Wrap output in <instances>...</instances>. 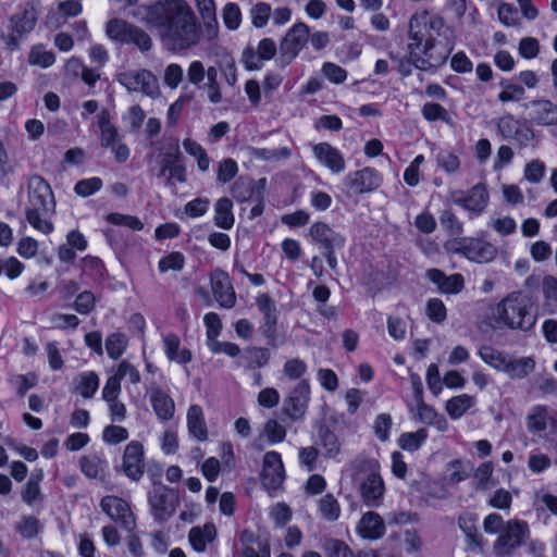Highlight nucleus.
<instances>
[{"mask_svg":"<svg viewBox=\"0 0 557 557\" xmlns=\"http://www.w3.org/2000/svg\"><path fill=\"white\" fill-rule=\"evenodd\" d=\"M107 36L121 45H135L141 52L152 47L151 37L140 27L121 18H112L106 25Z\"/></svg>","mask_w":557,"mask_h":557,"instance_id":"423d86ee","label":"nucleus"},{"mask_svg":"<svg viewBox=\"0 0 557 557\" xmlns=\"http://www.w3.org/2000/svg\"><path fill=\"white\" fill-rule=\"evenodd\" d=\"M238 172V165L232 158H226L218 164L216 181L221 184L231 182Z\"/></svg>","mask_w":557,"mask_h":557,"instance_id":"680f3d73","label":"nucleus"},{"mask_svg":"<svg viewBox=\"0 0 557 557\" xmlns=\"http://www.w3.org/2000/svg\"><path fill=\"white\" fill-rule=\"evenodd\" d=\"M79 466L87 478L97 479L103 473L107 463L97 455H88L81 458Z\"/></svg>","mask_w":557,"mask_h":557,"instance_id":"a18cd8bd","label":"nucleus"},{"mask_svg":"<svg viewBox=\"0 0 557 557\" xmlns=\"http://www.w3.org/2000/svg\"><path fill=\"white\" fill-rule=\"evenodd\" d=\"M55 201L49 183L40 175H32L27 182L26 220L37 231L50 234L53 224L47 219L53 214Z\"/></svg>","mask_w":557,"mask_h":557,"instance_id":"f03ea898","label":"nucleus"},{"mask_svg":"<svg viewBox=\"0 0 557 557\" xmlns=\"http://www.w3.org/2000/svg\"><path fill=\"white\" fill-rule=\"evenodd\" d=\"M309 235L311 239L320 245L324 250L341 249L345 245V237L335 232L324 222H315L310 226Z\"/></svg>","mask_w":557,"mask_h":557,"instance_id":"4be33fe9","label":"nucleus"},{"mask_svg":"<svg viewBox=\"0 0 557 557\" xmlns=\"http://www.w3.org/2000/svg\"><path fill=\"white\" fill-rule=\"evenodd\" d=\"M101 509L115 522L124 529L132 531L135 525V517L131 510L129 504L117 496L108 495L100 502Z\"/></svg>","mask_w":557,"mask_h":557,"instance_id":"f3484780","label":"nucleus"},{"mask_svg":"<svg viewBox=\"0 0 557 557\" xmlns=\"http://www.w3.org/2000/svg\"><path fill=\"white\" fill-rule=\"evenodd\" d=\"M39 520L33 516L23 517L16 527L17 532L24 539H33L40 532Z\"/></svg>","mask_w":557,"mask_h":557,"instance_id":"338daca9","label":"nucleus"},{"mask_svg":"<svg viewBox=\"0 0 557 557\" xmlns=\"http://www.w3.org/2000/svg\"><path fill=\"white\" fill-rule=\"evenodd\" d=\"M103 183L100 177H90L78 181L74 186V191L82 197H88L101 189Z\"/></svg>","mask_w":557,"mask_h":557,"instance_id":"774afa93","label":"nucleus"},{"mask_svg":"<svg viewBox=\"0 0 557 557\" xmlns=\"http://www.w3.org/2000/svg\"><path fill=\"white\" fill-rule=\"evenodd\" d=\"M308 40L309 27L305 23H297L289 28L280 44V65H288L298 55Z\"/></svg>","mask_w":557,"mask_h":557,"instance_id":"9b49d317","label":"nucleus"},{"mask_svg":"<svg viewBox=\"0 0 557 557\" xmlns=\"http://www.w3.org/2000/svg\"><path fill=\"white\" fill-rule=\"evenodd\" d=\"M253 194V181L247 176H239L231 186V195L238 202L249 200Z\"/></svg>","mask_w":557,"mask_h":557,"instance_id":"c03bdc74","label":"nucleus"},{"mask_svg":"<svg viewBox=\"0 0 557 557\" xmlns=\"http://www.w3.org/2000/svg\"><path fill=\"white\" fill-rule=\"evenodd\" d=\"M359 492L363 504L370 508L379 507L385 494V484L376 462L369 463V469L360 481Z\"/></svg>","mask_w":557,"mask_h":557,"instance_id":"f8f14e48","label":"nucleus"},{"mask_svg":"<svg viewBox=\"0 0 557 557\" xmlns=\"http://www.w3.org/2000/svg\"><path fill=\"white\" fill-rule=\"evenodd\" d=\"M162 343L164 354L170 361L180 364H187L191 361V351L185 347H181V339L176 334H162Z\"/></svg>","mask_w":557,"mask_h":557,"instance_id":"cd10ccee","label":"nucleus"},{"mask_svg":"<svg viewBox=\"0 0 557 557\" xmlns=\"http://www.w3.org/2000/svg\"><path fill=\"white\" fill-rule=\"evenodd\" d=\"M147 22L161 28L177 49H189L200 41L199 25L185 0H162L150 5Z\"/></svg>","mask_w":557,"mask_h":557,"instance_id":"f257e3e1","label":"nucleus"},{"mask_svg":"<svg viewBox=\"0 0 557 557\" xmlns=\"http://www.w3.org/2000/svg\"><path fill=\"white\" fill-rule=\"evenodd\" d=\"M83 12V5L79 0L60 1L54 13L47 16V25L58 28L66 23L67 18L76 17Z\"/></svg>","mask_w":557,"mask_h":557,"instance_id":"c85d7f7f","label":"nucleus"},{"mask_svg":"<svg viewBox=\"0 0 557 557\" xmlns=\"http://www.w3.org/2000/svg\"><path fill=\"white\" fill-rule=\"evenodd\" d=\"M535 368V360L532 357H522L520 359L508 358L503 372H506L511 379H524Z\"/></svg>","mask_w":557,"mask_h":557,"instance_id":"c9c22d12","label":"nucleus"},{"mask_svg":"<svg viewBox=\"0 0 557 557\" xmlns=\"http://www.w3.org/2000/svg\"><path fill=\"white\" fill-rule=\"evenodd\" d=\"M222 18L225 27L236 30L242 24V10L235 2H227L222 9Z\"/></svg>","mask_w":557,"mask_h":557,"instance_id":"864d4df0","label":"nucleus"},{"mask_svg":"<svg viewBox=\"0 0 557 557\" xmlns=\"http://www.w3.org/2000/svg\"><path fill=\"white\" fill-rule=\"evenodd\" d=\"M262 484L269 490L278 488L285 480L284 465L277 451H268L263 456L261 472Z\"/></svg>","mask_w":557,"mask_h":557,"instance_id":"a211bd4d","label":"nucleus"},{"mask_svg":"<svg viewBox=\"0 0 557 557\" xmlns=\"http://www.w3.org/2000/svg\"><path fill=\"white\" fill-rule=\"evenodd\" d=\"M437 165L447 174L457 173L460 169L461 162L454 151L441 150L436 156Z\"/></svg>","mask_w":557,"mask_h":557,"instance_id":"4d7b16f0","label":"nucleus"},{"mask_svg":"<svg viewBox=\"0 0 557 557\" xmlns=\"http://www.w3.org/2000/svg\"><path fill=\"white\" fill-rule=\"evenodd\" d=\"M25 265L15 257L0 258V275L4 273L9 280L17 278L24 271Z\"/></svg>","mask_w":557,"mask_h":557,"instance_id":"69168bd1","label":"nucleus"},{"mask_svg":"<svg viewBox=\"0 0 557 557\" xmlns=\"http://www.w3.org/2000/svg\"><path fill=\"white\" fill-rule=\"evenodd\" d=\"M319 510L327 521H335L341 516V506L332 494H326L319 500Z\"/></svg>","mask_w":557,"mask_h":557,"instance_id":"8fccbe9b","label":"nucleus"},{"mask_svg":"<svg viewBox=\"0 0 557 557\" xmlns=\"http://www.w3.org/2000/svg\"><path fill=\"white\" fill-rule=\"evenodd\" d=\"M272 13V8L267 2H258L251 7L249 15L251 24L256 28H263L267 26Z\"/></svg>","mask_w":557,"mask_h":557,"instance_id":"5fc2aeb1","label":"nucleus"},{"mask_svg":"<svg viewBox=\"0 0 557 557\" xmlns=\"http://www.w3.org/2000/svg\"><path fill=\"white\" fill-rule=\"evenodd\" d=\"M428 21V12L416 13L410 17L409 21V39L413 41V45H422L428 38V27L425 26Z\"/></svg>","mask_w":557,"mask_h":557,"instance_id":"58836bf2","label":"nucleus"},{"mask_svg":"<svg viewBox=\"0 0 557 557\" xmlns=\"http://www.w3.org/2000/svg\"><path fill=\"white\" fill-rule=\"evenodd\" d=\"M493 462H482L473 472V487L478 491H486L495 486L498 483V481L493 478Z\"/></svg>","mask_w":557,"mask_h":557,"instance_id":"4c0bfd02","label":"nucleus"},{"mask_svg":"<svg viewBox=\"0 0 557 557\" xmlns=\"http://www.w3.org/2000/svg\"><path fill=\"white\" fill-rule=\"evenodd\" d=\"M466 243V258L472 262L487 263L497 256V247L482 238L468 237Z\"/></svg>","mask_w":557,"mask_h":557,"instance_id":"393cba45","label":"nucleus"},{"mask_svg":"<svg viewBox=\"0 0 557 557\" xmlns=\"http://www.w3.org/2000/svg\"><path fill=\"white\" fill-rule=\"evenodd\" d=\"M150 405L160 421H170L175 414V403L169 392L160 386L151 385L147 389Z\"/></svg>","mask_w":557,"mask_h":557,"instance_id":"412c9836","label":"nucleus"},{"mask_svg":"<svg viewBox=\"0 0 557 557\" xmlns=\"http://www.w3.org/2000/svg\"><path fill=\"white\" fill-rule=\"evenodd\" d=\"M500 86L503 90L498 94V100L502 102L520 101L524 97V88L518 84H512L509 81H502Z\"/></svg>","mask_w":557,"mask_h":557,"instance_id":"13d9d810","label":"nucleus"},{"mask_svg":"<svg viewBox=\"0 0 557 557\" xmlns=\"http://www.w3.org/2000/svg\"><path fill=\"white\" fill-rule=\"evenodd\" d=\"M321 548L326 557H355L351 548L342 540L325 537L321 542Z\"/></svg>","mask_w":557,"mask_h":557,"instance_id":"79ce46f5","label":"nucleus"},{"mask_svg":"<svg viewBox=\"0 0 557 557\" xmlns=\"http://www.w3.org/2000/svg\"><path fill=\"white\" fill-rule=\"evenodd\" d=\"M425 276L442 294L455 295L465 288V277L460 273L446 275L444 271L433 268L426 271Z\"/></svg>","mask_w":557,"mask_h":557,"instance_id":"5701e85b","label":"nucleus"},{"mask_svg":"<svg viewBox=\"0 0 557 557\" xmlns=\"http://www.w3.org/2000/svg\"><path fill=\"white\" fill-rule=\"evenodd\" d=\"M319 445L324 449L323 456L325 458H334L341 451V444L334 432L327 426L322 425L318 431Z\"/></svg>","mask_w":557,"mask_h":557,"instance_id":"ea45409f","label":"nucleus"},{"mask_svg":"<svg viewBox=\"0 0 557 557\" xmlns=\"http://www.w3.org/2000/svg\"><path fill=\"white\" fill-rule=\"evenodd\" d=\"M311 388L307 379L300 380L288 393L283 403V412L292 420H301L308 409Z\"/></svg>","mask_w":557,"mask_h":557,"instance_id":"ddd939ff","label":"nucleus"},{"mask_svg":"<svg viewBox=\"0 0 557 557\" xmlns=\"http://www.w3.org/2000/svg\"><path fill=\"white\" fill-rule=\"evenodd\" d=\"M422 116L429 122H435L437 120L448 122V111L441 104L435 102H426L421 109Z\"/></svg>","mask_w":557,"mask_h":557,"instance_id":"0e129e2a","label":"nucleus"},{"mask_svg":"<svg viewBox=\"0 0 557 557\" xmlns=\"http://www.w3.org/2000/svg\"><path fill=\"white\" fill-rule=\"evenodd\" d=\"M128 344L127 336L124 333L115 332L106 339V350L108 356L114 360L119 359L126 350Z\"/></svg>","mask_w":557,"mask_h":557,"instance_id":"de8ad7c7","label":"nucleus"},{"mask_svg":"<svg viewBox=\"0 0 557 557\" xmlns=\"http://www.w3.org/2000/svg\"><path fill=\"white\" fill-rule=\"evenodd\" d=\"M440 223L449 235L460 236L463 233V224L451 209H445L441 212Z\"/></svg>","mask_w":557,"mask_h":557,"instance_id":"603ef678","label":"nucleus"},{"mask_svg":"<svg viewBox=\"0 0 557 557\" xmlns=\"http://www.w3.org/2000/svg\"><path fill=\"white\" fill-rule=\"evenodd\" d=\"M530 119L536 125L557 126V104L547 99L530 102Z\"/></svg>","mask_w":557,"mask_h":557,"instance_id":"a878e982","label":"nucleus"},{"mask_svg":"<svg viewBox=\"0 0 557 557\" xmlns=\"http://www.w3.org/2000/svg\"><path fill=\"white\" fill-rule=\"evenodd\" d=\"M187 429L190 436L199 442L208 440V428L205 413L199 405H191L187 410Z\"/></svg>","mask_w":557,"mask_h":557,"instance_id":"7c9ffc66","label":"nucleus"},{"mask_svg":"<svg viewBox=\"0 0 557 557\" xmlns=\"http://www.w3.org/2000/svg\"><path fill=\"white\" fill-rule=\"evenodd\" d=\"M530 535L527 521L516 518L507 520L505 529L493 543V553L497 557H512L517 549L528 543Z\"/></svg>","mask_w":557,"mask_h":557,"instance_id":"20e7f679","label":"nucleus"},{"mask_svg":"<svg viewBox=\"0 0 557 557\" xmlns=\"http://www.w3.org/2000/svg\"><path fill=\"white\" fill-rule=\"evenodd\" d=\"M475 404V398L468 394L454 396L446 401L445 410L453 419H460Z\"/></svg>","mask_w":557,"mask_h":557,"instance_id":"e433bc0d","label":"nucleus"},{"mask_svg":"<svg viewBox=\"0 0 557 557\" xmlns=\"http://www.w3.org/2000/svg\"><path fill=\"white\" fill-rule=\"evenodd\" d=\"M147 498L150 513L158 523L166 522L175 513L180 505L177 491L160 482H153Z\"/></svg>","mask_w":557,"mask_h":557,"instance_id":"39448f33","label":"nucleus"},{"mask_svg":"<svg viewBox=\"0 0 557 557\" xmlns=\"http://www.w3.org/2000/svg\"><path fill=\"white\" fill-rule=\"evenodd\" d=\"M38 10L34 3H26L22 11L11 16L12 30L2 35L5 48L10 51L18 49L21 39L30 33L37 23Z\"/></svg>","mask_w":557,"mask_h":557,"instance_id":"0eeeda50","label":"nucleus"},{"mask_svg":"<svg viewBox=\"0 0 557 557\" xmlns=\"http://www.w3.org/2000/svg\"><path fill=\"white\" fill-rule=\"evenodd\" d=\"M83 275L88 276L94 282H100L104 278L107 270L101 259L94 256H86L82 260Z\"/></svg>","mask_w":557,"mask_h":557,"instance_id":"a19ab883","label":"nucleus"},{"mask_svg":"<svg viewBox=\"0 0 557 557\" xmlns=\"http://www.w3.org/2000/svg\"><path fill=\"white\" fill-rule=\"evenodd\" d=\"M123 472L133 481H139L144 475V446L138 441H132L125 447L122 463Z\"/></svg>","mask_w":557,"mask_h":557,"instance_id":"aec40b11","label":"nucleus"},{"mask_svg":"<svg viewBox=\"0 0 557 557\" xmlns=\"http://www.w3.org/2000/svg\"><path fill=\"white\" fill-rule=\"evenodd\" d=\"M428 438V431L419 429L416 432L403 433L398 438L400 448L407 451L418 450Z\"/></svg>","mask_w":557,"mask_h":557,"instance_id":"49530a36","label":"nucleus"},{"mask_svg":"<svg viewBox=\"0 0 557 557\" xmlns=\"http://www.w3.org/2000/svg\"><path fill=\"white\" fill-rule=\"evenodd\" d=\"M497 133L506 140H515L520 148L529 146L535 138L534 131L525 122L506 113L496 121Z\"/></svg>","mask_w":557,"mask_h":557,"instance_id":"9d476101","label":"nucleus"},{"mask_svg":"<svg viewBox=\"0 0 557 557\" xmlns=\"http://www.w3.org/2000/svg\"><path fill=\"white\" fill-rule=\"evenodd\" d=\"M215 537L216 529L213 523H206L202 528L194 527L188 534V540L193 548L198 553L205 552L207 545L212 543Z\"/></svg>","mask_w":557,"mask_h":557,"instance_id":"473e14b6","label":"nucleus"},{"mask_svg":"<svg viewBox=\"0 0 557 557\" xmlns=\"http://www.w3.org/2000/svg\"><path fill=\"white\" fill-rule=\"evenodd\" d=\"M209 280L211 292L220 307L225 309L235 307L237 298L228 273L220 268H215L210 272Z\"/></svg>","mask_w":557,"mask_h":557,"instance_id":"2eb2a0df","label":"nucleus"},{"mask_svg":"<svg viewBox=\"0 0 557 557\" xmlns=\"http://www.w3.org/2000/svg\"><path fill=\"white\" fill-rule=\"evenodd\" d=\"M271 359V352L267 347L249 346L238 361V366L245 370H255L268 366Z\"/></svg>","mask_w":557,"mask_h":557,"instance_id":"c756f323","label":"nucleus"},{"mask_svg":"<svg viewBox=\"0 0 557 557\" xmlns=\"http://www.w3.org/2000/svg\"><path fill=\"white\" fill-rule=\"evenodd\" d=\"M318 161L333 173H341L345 170L346 163L343 153L329 143H319L312 147Z\"/></svg>","mask_w":557,"mask_h":557,"instance_id":"b1692460","label":"nucleus"},{"mask_svg":"<svg viewBox=\"0 0 557 557\" xmlns=\"http://www.w3.org/2000/svg\"><path fill=\"white\" fill-rule=\"evenodd\" d=\"M99 384L100 379L95 371H84L74 377L73 392L85 399H90L97 393Z\"/></svg>","mask_w":557,"mask_h":557,"instance_id":"2f4dec72","label":"nucleus"},{"mask_svg":"<svg viewBox=\"0 0 557 557\" xmlns=\"http://www.w3.org/2000/svg\"><path fill=\"white\" fill-rule=\"evenodd\" d=\"M495 317L508 327L522 331L531 330L536 322L531 298L522 292H513L505 297L496 306Z\"/></svg>","mask_w":557,"mask_h":557,"instance_id":"7ed1b4c3","label":"nucleus"},{"mask_svg":"<svg viewBox=\"0 0 557 557\" xmlns=\"http://www.w3.org/2000/svg\"><path fill=\"white\" fill-rule=\"evenodd\" d=\"M471 468H467L462 460L454 459L448 463L449 474L447 476V482L451 485L458 484L470 475Z\"/></svg>","mask_w":557,"mask_h":557,"instance_id":"052dcab7","label":"nucleus"},{"mask_svg":"<svg viewBox=\"0 0 557 557\" xmlns=\"http://www.w3.org/2000/svg\"><path fill=\"white\" fill-rule=\"evenodd\" d=\"M451 201L470 212V216H478L483 213L488 205V193L483 184H476L471 189L454 190L450 193Z\"/></svg>","mask_w":557,"mask_h":557,"instance_id":"4468645a","label":"nucleus"},{"mask_svg":"<svg viewBox=\"0 0 557 557\" xmlns=\"http://www.w3.org/2000/svg\"><path fill=\"white\" fill-rule=\"evenodd\" d=\"M527 429L531 434H540L550 428L553 438L557 437V419L549 414L545 405L533 406L525 417Z\"/></svg>","mask_w":557,"mask_h":557,"instance_id":"6ab92c4d","label":"nucleus"},{"mask_svg":"<svg viewBox=\"0 0 557 557\" xmlns=\"http://www.w3.org/2000/svg\"><path fill=\"white\" fill-rule=\"evenodd\" d=\"M308 366L300 358H290L285 361L283 364L282 372L285 377L289 381L302 380L304 375L307 373Z\"/></svg>","mask_w":557,"mask_h":557,"instance_id":"3c124183","label":"nucleus"},{"mask_svg":"<svg viewBox=\"0 0 557 557\" xmlns=\"http://www.w3.org/2000/svg\"><path fill=\"white\" fill-rule=\"evenodd\" d=\"M21 496L23 502L29 506L36 503H41L44 500L40 485L34 476H30V479L26 482L21 492Z\"/></svg>","mask_w":557,"mask_h":557,"instance_id":"bf43d9fd","label":"nucleus"},{"mask_svg":"<svg viewBox=\"0 0 557 557\" xmlns=\"http://www.w3.org/2000/svg\"><path fill=\"white\" fill-rule=\"evenodd\" d=\"M98 126L100 128V144L104 148H109L121 141L123 136L117 128L111 123L110 114L107 110H102L98 115Z\"/></svg>","mask_w":557,"mask_h":557,"instance_id":"72a5a7b5","label":"nucleus"},{"mask_svg":"<svg viewBox=\"0 0 557 557\" xmlns=\"http://www.w3.org/2000/svg\"><path fill=\"white\" fill-rule=\"evenodd\" d=\"M436 46L437 44L434 39H426L422 51L423 55H421L418 52L421 45H413V41H411L407 46V58L414 64V69L420 71H429L430 69L441 66L448 59L453 51V46L450 42L446 44V47L437 57H432V50L435 49Z\"/></svg>","mask_w":557,"mask_h":557,"instance_id":"1a4fd4ad","label":"nucleus"},{"mask_svg":"<svg viewBox=\"0 0 557 557\" xmlns=\"http://www.w3.org/2000/svg\"><path fill=\"white\" fill-rule=\"evenodd\" d=\"M478 354L485 363L498 371L504 370L509 358L507 354L487 345L480 347Z\"/></svg>","mask_w":557,"mask_h":557,"instance_id":"37998d69","label":"nucleus"},{"mask_svg":"<svg viewBox=\"0 0 557 557\" xmlns=\"http://www.w3.org/2000/svg\"><path fill=\"white\" fill-rule=\"evenodd\" d=\"M383 182L382 174L374 168L366 166L350 172L345 177L346 187L354 194H366L377 189Z\"/></svg>","mask_w":557,"mask_h":557,"instance_id":"dca6fc26","label":"nucleus"},{"mask_svg":"<svg viewBox=\"0 0 557 557\" xmlns=\"http://www.w3.org/2000/svg\"><path fill=\"white\" fill-rule=\"evenodd\" d=\"M117 82L128 91L141 94L154 99L160 96L157 76L149 70H128L117 75Z\"/></svg>","mask_w":557,"mask_h":557,"instance_id":"6e6552de","label":"nucleus"},{"mask_svg":"<svg viewBox=\"0 0 557 557\" xmlns=\"http://www.w3.org/2000/svg\"><path fill=\"white\" fill-rule=\"evenodd\" d=\"M107 221L113 225H122L134 231H141L144 228V223L134 215L114 212L107 215Z\"/></svg>","mask_w":557,"mask_h":557,"instance_id":"e2e57ef3","label":"nucleus"},{"mask_svg":"<svg viewBox=\"0 0 557 557\" xmlns=\"http://www.w3.org/2000/svg\"><path fill=\"white\" fill-rule=\"evenodd\" d=\"M185 256L181 251H172L162 257L158 262V269L161 273L169 271H182L185 267Z\"/></svg>","mask_w":557,"mask_h":557,"instance_id":"09e8293b","label":"nucleus"},{"mask_svg":"<svg viewBox=\"0 0 557 557\" xmlns=\"http://www.w3.org/2000/svg\"><path fill=\"white\" fill-rule=\"evenodd\" d=\"M385 523L381 516L374 511L362 515L357 532L362 539L379 540L385 534Z\"/></svg>","mask_w":557,"mask_h":557,"instance_id":"bb28decb","label":"nucleus"},{"mask_svg":"<svg viewBox=\"0 0 557 557\" xmlns=\"http://www.w3.org/2000/svg\"><path fill=\"white\" fill-rule=\"evenodd\" d=\"M214 224L223 230H231L235 223L233 202L227 197L220 198L214 205Z\"/></svg>","mask_w":557,"mask_h":557,"instance_id":"f704fd0d","label":"nucleus"},{"mask_svg":"<svg viewBox=\"0 0 557 557\" xmlns=\"http://www.w3.org/2000/svg\"><path fill=\"white\" fill-rule=\"evenodd\" d=\"M55 61V54L46 50L42 45L34 46L28 55V62L32 65H39L41 67H49Z\"/></svg>","mask_w":557,"mask_h":557,"instance_id":"6e6d98bb","label":"nucleus"}]
</instances>
